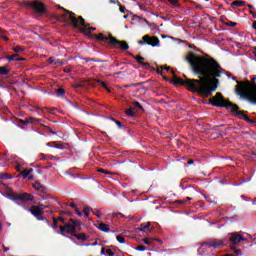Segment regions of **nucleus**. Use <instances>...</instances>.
Wrapping results in <instances>:
<instances>
[{
    "instance_id": "0eeeda50",
    "label": "nucleus",
    "mask_w": 256,
    "mask_h": 256,
    "mask_svg": "<svg viewBox=\"0 0 256 256\" xmlns=\"http://www.w3.org/2000/svg\"><path fill=\"white\" fill-rule=\"evenodd\" d=\"M140 45H151V47H160L161 46V41L157 36H149L145 35L142 37V40L138 41Z\"/></svg>"
},
{
    "instance_id": "393cba45",
    "label": "nucleus",
    "mask_w": 256,
    "mask_h": 256,
    "mask_svg": "<svg viewBox=\"0 0 256 256\" xmlns=\"http://www.w3.org/2000/svg\"><path fill=\"white\" fill-rule=\"evenodd\" d=\"M9 73V70L5 68L4 66L0 67V75H7Z\"/></svg>"
},
{
    "instance_id": "39448f33",
    "label": "nucleus",
    "mask_w": 256,
    "mask_h": 256,
    "mask_svg": "<svg viewBox=\"0 0 256 256\" xmlns=\"http://www.w3.org/2000/svg\"><path fill=\"white\" fill-rule=\"evenodd\" d=\"M210 104H212L213 107H226L228 111H231L232 113H237V110L239 107L227 100L223 97V95L219 92L216 93L215 96L210 98Z\"/></svg>"
},
{
    "instance_id": "4468645a",
    "label": "nucleus",
    "mask_w": 256,
    "mask_h": 256,
    "mask_svg": "<svg viewBox=\"0 0 256 256\" xmlns=\"http://www.w3.org/2000/svg\"><path fill=\"white\" fill-rule=\"evenodd\" d=\"M96 227L97 229H99L100 231H103L104 233H109V231H111V229L109 228V225L103 222H97Z\"/></svg>"
},
{
    "instance_id": "f704fd0d",
    "label": "nucleus",
    "mask_w": 256,
    "mask_h": 256,
    "mask_svg": "<svg viewBox=\"0 0 256 256\" xmlns=\"http://www.w3.org/2000/svg\"><path fill=\"white\" fill-rule=\"evenodd\" d=\"M33 187H34V189L39 191V189H41V184L40 183H35V184H33Z\"/></svg>"
},
{
    "instance_id": "7c9ffc66",
    "label": "nucleus",
    "mask_w": 256,
    "mask_h": 256,
    "mask_svg": "<svg viewBox=\"0 0 256 256\" xmlns=\"http://www.w3.org/2000/svg\"><path fill=\"white\" fill-rule=\"evenodd\" d=\"M98 173H104L105 175H111V172H109L103 168L98 169Z\"/></svg>"
},
{
    "instance_id": "9d476101",
    "label": "nucleus",
    "mask_w": 256,
    "mask_h": 256,
    "mask_svg": "<svg viewBox=\"0 0 256 256\" xmlns=\"http://www.w3.org/2000/svg\"><path fill=\"white\" fill-rule=\"evenodd\" d=\"M223 245V242L221 240H214L212 242H204L201 244V247H204L205 249H219Z\"/></svg>"
},
{
    "instance_id": "b1692460",
    "label": "nucleus",
    "mask_w": 256,
    "mask_h": 256,
    "mask_svg": "<svg viewBox=\"0 0 256 256\" xmlns=\"http://www.w3.org/2000/svg\"><path fill=\"white\" fill-rule=\"evenodd\" d=\"M163 71H169V67H163V66L159 67L157 69L158 75H163Z\"/></svg>"
},
{
    "instance_id": "052dcab7",
    "label": "nucleus",
    "mask_w": 256,
    "mask_h": 256,
    "mask_svg": "<svg viewBox=\"0 0 256 256\" xmlns=\"http://www.w3.org/2000/svg\"><path fill=\"white\" fill-rule=\"evenodd\" d=\"M254 57H256V52L254 53Z\"/></svg>"
},
{
    "instance_id": "c756f323",
    "label": "nucleus",
    "mask_w": 256,
    "mask_h": 256,
    "mask_svg": "<svg viewBox=\"0 0 256 256\" xmlns=\"http://www.w3.org/2000/svg\"><path fill=\"white\" fill-rule=\"evenodd\" d=\"M13 51H15V53H21L23 51V47L16 46V47L13 48Z\"/></svg>"
},
{
    "instance_id": "2f4dec72",
    "label": "nucleus",
    "mask_w": 256,
    "mask_h": 256,
    "mask_svg": "<svg viewBox=\"0 0 256 256\" xmlns=\"http://www.w3.org/2000/svg\"><path fill=\"white\" fill-rule=\"evenodd\" d=\"M21 125H30L29 118H26L25 120H20Z\"/></svg>"
},
{
    "instance_id": "de8ad7c7",
    "label": "nucleus",
    "mask_w": 256,
    "mask_h": 256,
    "mask_svg": "<svg viewBox=\"0 0 256 256\" xmlns=\"http://www.w3.org/2000/svg\"><path fill=\"white\" fill-rule=\"evenodd\" d=\"M2 39H4L5 41H9V38H7V36H2Z\"/></svg>"
},
{
    "instance_id": "f257e3e1",
    "label": "nucleus",
    "mask_w": 256,
    "mask_h": 256,
    "mask_svg": "<svg viewBox=\"0 0 256 256\" xmlns=\"http://www.w3.org/2000/svg\"><path fill=\"white\" fill-rule=\"evenodd\" d=\"M186 61L190 63L191 69L195 75H199V79H186L174 76V85H186L190 91L199 93L202 97H209L213 91H217V83L219 77L223 75L225 70L218 64L217 60L209 56H199L190 52Z\"/></svg>"
},
{
    "instance_id": "a878e982",
    "label": "nucleus",
    "mask_w": 256,
    "mask_h": 256,
    "mask_svg": "<svg viewBox=\"0 0 256 256\" xmlns=\"http://www.w3.org/2000/svg\"><path fill=\"white\" fill-rule=\"evenodd\" d=\"M57 96L58 97H63V95H65V90L63 88H59L57 91Z\"/></svg>"
},
{
    "instance_id": "4d7b16f0",
    "label": "nucleus",
    "mask_w": 256,
    "mask_h": 256,
    "mask_svg": "<svg viewBox=\"0 0 256 256\" xmlns=\"http://www.w3.org/2000/svg\"><path fill=\"white\" fill-rule=\"evenodd\" d=\"M251 15H253V10H250Z\"/></svg>"
},
{
    "instance_id": "20e7f679",
    "label": "nucleus",
    "mask_w": 256,
    "mask_h": 256,
    "mask_svg": "<svg viewBox=\"0 0 256 256\" xmlns=\"http://www.w3.org/2000/svg\"><path fill=\"white\" fill-rule=\"evenodd\" d=\"M94 37L96 38V41L109 43V45H112L114 49H122L123 51H127V49H129V44L125 41L117 40V38L113 37L111 34L99 33L95 34Z\"/></svg>"
},
{
    "instance_id": "aec40b11",
    "label": "nucleus",
    "mask_w": 256,
    "mask_h": 256,
    "mask_svg": "<svg viewBox=\"0 0 256 256\" xmlns=\"http://www.w3.org/2000/svg\"><path fill=\"white\" fill-rule=\"evenodd\" d=\"M48 63H50V65H63V62L59 61V60H55L53 58H49L48 59Z\"/></svg>"
},
{
    "instance_id": "13d9d810",
    "label": "nucleus",
    "mask_w": 256,
    "mask_h": 256,
    "mask_svg": "<svg viewBox=\"0 0 256 256\" xmlns=\"http://www.w3.org/2000/svg\"><path fill=\"white\" fill-rule=\"evenodd\" d=\"M56 149H61V147H59V146H56Z\"/></svg>"
},
{
    "instance_id": "6ab92c4d",
    "label": "nucleus",
    "mask_w": 256,
    "mask_h": 256,
    "mask_svg": "<svg viewBox=\"0 0 256 256\" xmlns=\"http://www.w3.org/2000/svg\"><path fill=\"white\" fill-rule=\"evenodd\" d=\"M236 116L239 117V119H244V121H249V116L242 112H236Z\"/></svg>"
},
{
    "instance_id": "f8f14e48",
    "label": "nucleus",
    "mask_w": 256,
    "mask_h": 256,
    "mask_svg": "<svg viewBox=\"0 0 256 256\" xmlns=\"http://www.w3.org/2000/svg\"><path fill=\"white\" fill-rule=\"evenodd\" d=\"M241 241H247L241 234L239 233H231L230 234V242L233 245H237L238 243H241Z\"/></svg>"
},
{
    "instance_id": "603ef678",
    "label": "nucleus",
    "mask_w": 256,
    "mask_h": 256,
    "mask_svg": "<svg viewBox=\"0 0 256 256\" xmlns=\"http://www.w3.org/2000/svg\"><path fill=\"white\" fill-rule=\"evenodd\" d=\"M7 251H9V248H4V252L7 253Z\"/></svg>"
},
{
    "instance_id": "e2e57ef3",
    "label": "nucleus",
    "mask_w": 256,
    "mask_h": 256,
    "mask_svg": "<svg viewBox=\"0 0 256 256\" xmlns=\"http://www.w3.org/2000/svg\"><path fill=\"white\" fill-rule=\"evenodd\" d=\"M92 245H96V243H93Z\"/></svg>"
},
{
    "instance_id": "bf43d9fd",
    "label": "nucleus",
    "mask_w": 256,
    "mask_h": 256,
    "mask_svg": "<svg viewBox=\"0 0 256 256\" xmlns=\"http://www.w3.org/2000/svg\"><path fill=\"white\" fill-rule=\"evenodd\" d=\"M181 203H185V200H182Z\"/></svg>"
},
{
    "instance_id": "3c124183",
    "label": "nucleus",
    "mask_w": 256,
    "mask_h": 256,
    "mask_svg": "<svg viewBox=\"0 0 256 256\" xmlns=\"http://www.w3.org/2000/svg\"><path fill=\"white\" fill-rule=\"evenodd\" d=\"M104 89H106V91H108V92L111 91V89H109V87H107V86H106V88H104Z\"/></svg>"
},
{
    "instance_id": "ddd939ff",
    "label": "nucleus",
    "mask_w": 256,
    "mask_h": 256,
    "mask_svg": "<svg viewBox=\"0 0 256 256\" xmlns=\"http://www.w3.org/2000/svg\"><path fill=\"white\" fill-rule=\"evenodd\" d=\"M32 173H33V168H28V169L23 170L18 176L21 177V175H22V177L24 179H27V177H28L29 181H33L34 177L29 176Z\"/></svg>"
},
{
    "instance_id": "680f3d73",
    "label": "nucleus",
    "mask_w": 256,
    "mask_h": 256,
    "mask_svg": "<svg viewBox=\"0 0 256 256\" xmlns=\"http://www.w3.org/2000/svg\"><path fill=\"white\" fill-rule=\"evenodd\" d=\"M228 77H231V75H230V74H228Z\"/></svg>"
},
{
    "instance_id": "c9c22d12",
    "label": "nucleus",
    "mask_w": 256,
    "mask_h": 256,
    "mask_svg": "<svg viewBox=\"0 0 256 256\" xmlns=\"http://www.w3.org/2000/svg\"><path fill=\"white\" fill-rule=\"evenodd\" d=\"M133 105H134V107H137L138 109H143V107L141 106V103H139V102H134Z\"/></svg>"
},
{
    "instance_id": "f03ea898",
    "label": "nucleus",
    "mask_w": 256,
    "mask_h": 256,
    "mask_svg": "<svg viewBox=\"0 0 256 256\" xmlns=\"http://www.w3.org/2000/svg\"><path fill=\"white\" fill-rule=\"evenodd\" d=\"M236 93L240 95L242 99H246L252 105H256V84L249 81L238 82L236 86Z\"/></svg>"
},
{
    "instance_id": "4c0bfd02",
    "label": "nucleus",
    "mask_w": 256,
    "mask_h": 256,
    "mask_svg": "<svg viewBox=\"0 0 256 256\" xmlns=\"http://www.w3.org/2000/svg\"><path fill=\"white\" fill-rule=\"evenodd\" d=\"M76 215H78V217H83V213L81 211H79V209H75Z\"/></svg>"
},
{
    "instance_id": "dca6fc26",
    "label": "nucleus",
    "mask_w": 256,
    "mask_h": 256,
    "mask_svg": "<svg viewBox=\"0 0 256 256\" xmlns=\"http://www.w3.org/2000/svg\"><path fill=\"white\" fill-rule=\"evenodd\" d=\"M100 254L101 255H106V256H115V252H113V250H111V249H106L105 250V248L101 249Z\"/></svg>"
},
{
    "instance_id": "4be33fe9",
    "label": "nucleus",
    "mask_w": 256,
    "mask_h": 256,
    "mask_svg": "<svg viewBox=\"0 0 256 256\" xmlns=\"http://www.w3.org/2000/svg\"><path fill=\"white\" fill-rule=\"evenodd\" d=\"M29 122L32 125H37V123H41V119H37V118H33V117H29Z\"/></svg>"
},
{
    "instance_id": "cd10ccee",
    "label": "nucleus",
    "mask_w": 256,
    "mask_h": 256,
    "mask_svg": "<svg viewBox=\"0 0 256 256\" xmlns=\"http://www.w3.org/2000/svg\"><path fill=\"white\" fill-rule=\"evenodd\" d=\"M83 213L85 217H89V213H91V208L89 207L84 208Z\"/></svg>"
},
{
    "instance_id": "5fc2aeb1",
    "label": "nucleus",
    "mask_w": 256,
    "mask_h": 256,
    "mask_svg": "<svg viewBox=\"0 0 256 256\" xmlns=\"http://www.w3.org/2000/svg\"><path fill=\"white\" fill-rule=\"evenodd\" d=\"M19 169H20V166L16 167V170H18V171H19Z\"/></svg>"
},
{
    "instance_id": "9b49d317",
    "label": "nucleus",
    "mask_w": 256,
    "mask_h": 256,
    "mask_svg": "<svg viewBox=\"0 0 256 256\" xmlns=\"http://www.w3.org/2000/svg\"><path fill=\"white\" fill-rule=\"evenodd\" d=\"M13 201H33V195L29 193H21L13 196Z\"/></svg>"
},
{
    "instance_id": "a211bd4d",
    "label": "nucleus",
    "mask_w": 256,
    "mask_h": 256,
    "mask_svg": "<svg viewBox=\"0 0 256 256\" xmlns=\"http://www.w3.org/2000/svg\"><path fill=\"white\" fill-rule=\"evenodd\" d=\"M74 237L80 241H87V235L81 233V234H74Z\"/></svg>"
},
{
    "instance_id": "6e6552de",
    "label": "nucleus",
    "mask_w": 256,
    "mask_h": 256,
    "mask_svg": "<svg viewBox=\"0 0 256 256\" xmlns=\"http://www.w3.org/2000/svg\"><path fill=\"white\" fill-rule=\"evenodd\" d=\"M23 208L31 213L34 217H36V219H40L41 215H43L45 211V207L43 206H32L30 208H26L25 206H23Z\"/></svg>"
},
{
    "instance_id": "49530a36",
    "label": "nucleus",
    "mask_w": 256,
    "mask_h": 256,
    "mask_svg": "<svg viewBox=\"0 0 256 256\" xmlns=\"http://www.w3.org/2000/svg\"><path fill=\"white\" fill-rule=\"evenodd\" d=\"M247 8H248V9H253V5L248 4V5H247Z\"/></svg>"
},
{
    "instance_id": "c03bdc74",
    "label": "nucleus",
    "mask_w": 256,
    "mask_h": 256,
    "mask_svg": "<svg viewBox=\"0 0 256 256\" xmlns=\"http://www.w3.org/2000/svg\"><path fill=\"white\" fill-rule=\"evenodd\" d=\"M230 27H235V25H237V23H235V22H230Z\"/></svg>"
},
{
    "instance_id": "0e129e2a",
    "label": "nucleus",
    "mask_w": 256,
    "mask_h": 256,
    "mask_svg": "<svg viewBox=\"0 0 256 256\" xmlns=\"http://www.w3.org/2000/svg\"><path fill=\"white\" fill-rule=\"evenodd\" d=\"M205 1H209V0H205Z\"/></svg>"
},
{
    "instance_id": "423d86ee",
    "label": "nucleus",
    "mask_w": 256,
    "mask_h": 256,
    "mask_svg": "<svg viewBox=\"0 0 256 256\" xmlns=\"http://www.w3.org/2000/svg\"><path fill=\"white\" fill-rule=\"evenodd\" d=\"M70 222L71 224L60 226L61 235H65V233H68L69 235H75V233H77V227L81 226V222L74 219H70Z\"/></svg>"
},
{
    "instance_id": "412c9836",
    "label": "nucleus",
    "mask_w": 256,
    "mask_h": 256,
    "mask_svg": "<svg viewBox=\"0 0 256 256\" xmlns=\"http://www.w3.org/2000/svg\"><path fill=\"white\" fill-rule=\"evenodd\" d=\"M135 113H137V111H135V108H129L126 110V115H128L129 117L135 116Z\"/></svg>"
},
{
    "instance_id": "473e14b6",
    "label": "nucleus",
    "mask_w": 256,
    "mask_h": 256,
    "mask_svg": "<svg viewBox=\"0 0 256 256\" xmlns=\"http://www.w3.org/2000/svg\"><path fill=\"white\" fill-rule=\"evenodd\" d=\"M116 239L119 243H125V238L123 236H117Z\"/></svg>"
},
{
    "instance_id": "1a4fd4ad",
    "label": "nucleus",
    "mask_w": 256,
    "mask_h": 256,
    "mask_svg": "<svg viewBox=\"0 0 256 256\" xmlns=\"http://www.w3.org/2000/svg\"><path fill=\"white\" fill-rule=\"evenodd\" d=\"M26 5L28 7H31L32 9H35V11H37V13H45V5L43 3L40 2H26Z\"/></svg>"
},
{
    "instance_id": "5701e85b",
    "label": "nucleus",
    "mask_w": 256,
    "mask_h": 256,
    "mask_svg": "<svg viewBox=\"0 0 256 256\" xmlns=\"http://www.w3.org/2000/svg\"><path fill=\"white\" fill-rule=\"evenodd\" d=\"M148 227H151V222H147L146 224H141L140 231H147Z\"/></svg>"
},
{
    "instance_id": "bb28decb",
    "label": "nucleus",
    "mask_w": 256,
    "mask_h": 256,
    "mask_svg": "<svg viewBox=\"0 0 256 256\" xmlns=\"http://www.w3.org/2000/svg\"><path fill=\"white\" fill-rule=\"evenodd\" d=\"M172 7H179V0H168Z\"/></svg>"
},
{
    "instance_id": "ea45409f",
    "label": "nucleus",
    "mask_w": 256,
    "mask_h": 256,
    "mask_svg": "<svg viewBox=\"0 0 256 256\" xmlns=\"http://www.w3.org/2000/svg\"><path fill=\"white\" fill-rule=\"evenodd\" d=\"M143 243H145V245H151V241H149V239H143Z\"/></svg>"
},
{
    "instance_id": "58836bf2",
    "label": "nucleus",
    "mask_w": 256,
    "mask_h": 256,
    "mask_svg": "<svg viewBox=\"0 0 256 256\" xmlns=\"http://www.w3.org/2000/svg\"><path fill=\"white\" fill-rule=\"evenodd\" d=\"M94 215L98 218H101V212L99 210H97L96 212H94Z\"/></svg>"
},
{
    "instance_id": "e433bc0d",
    "label": "nucleus",
    "mask_w": 256,
    "mask_h": 256,
    "mask_svg": "<svg viewBox=\"0 0 256 256\" xmlns=\"http://www.w3.org/2000/svg\"><path fill=\"white\" fill-rule=\"evenodd\" d=\"M98 83H99V85H101V87H104V89L107 88V84L105 82L98 80Z\"/></svg>"
},
{
    "instance_id": "f3484780",
    "label": "nucleus",
    "mask_w": 256,
    "mask_h": 256,
    "mask_svg": "<svg viewBox=\"0 0 256 256\" xmlns=\"http://www.w3.org/2000/svg\"><path fill=\"white\" fill-rule=\"evenodd\" d=\"M245 1H234L231 3V6L235 9V7H245Z\"/></svg>"
},
{
    "instance_id": "7ed1b4c3",
    "label": "nucleus",
    "mask_w": 256,
    "mask_h": 256,
    "mask_svg": "<svg viewBox=\"0 0 256 256\" xmlns=\"http://www.w3.org/2000/svg\"><path fill=\"white\" fill-rule=\"evenodd\" d=\"M62 21H70L73 27H79V25H81L82 28L80 29V31L82 33H85V35H90L91 31H96L97 29L95 27H87V25H85V20L83 19V17L80 16L77 19L75 17V13H72L70 11L62 14Z\"/></svg>"
},
{
    "instance_id": "79ce46f5",
    "label": "nucleus",
    "mask_w": 256,
    "mask_h": 256,
    "mask_svg": "<svg viewBox=\"0 0 256 256\" xmlns=\"http://www.w3.org/2000/svg\"><path fill=\"white\" fill-rule=\"evenodd\" d=\"M53 223H54L53 229H57V220L55 218H53Z\"/></svg>"
},
{
    "instance_id": "8fccbe9b",
    "label": "nucleus",
    "mask_w": 256,
    "mask_h": 256,
    "mask_svg": "<svg viewBox=\"0 0 256 256\" xmlns=\"http://www.w3.org/2000/svg\"><path fill=\"white\" fill-rule=\"evenodd\" d=\"M188 165H193V160L188 161Z\"/></svg>"
},
{
    "instance_id": "a18cd8bd",
    "label": "nucleus",
    "mask_w": 256,
    "mask_h": 256,
    "mask_svg": "<svg viewBox=\"0 0 256 256\" xmlns=\"http://www.w3.org/2000/svg\"><path fill=\"white\" fill-rule=\"evenodd\" d=\"M70 207H72V209H75L76 207L75 203H70Z\"/></svg>"
},
{
    "instance_id": "864d4df0",
    "label": "nucleus",
    "mask_w": 256,
    "mask_h": 256,
    "mask_svg": "<svg viewBox=\"0 0 256 256\" xmlns=\"http://www.w3.org/2000/svg\"><path fill=\"white\" fill-rule=\"evenodd\" d=\"M186 199H187V201H191L192 198L191 197H187Z\"/></svg>"
},
{
    "instance_id": "c85d7f7f",
    "label": "nucleus",
    "mask_w": 256,
    "mask_h": 256,
    "mask_svg": "<svg viewBox=\"0 0 256 256\" xmlns=\"http://www.w3.org/2000/svg\"><path fill=\"white\" fill-rule=\"evenodd\" d=\"M6 59L8 61H15L17 60V54L11 55V56H7Z\"/></svg>"
},
{
    "instance_id": "2eb2a0df",
    "label": "nucleus",
    "mask_w": 256,
    "mask_h": 256,
    "mask_svg": "<svg viewBox=\"0 0 256 256\" xmlns=\"http://www.w3.org/2000/svg\"><path fill=\"white\" fill-rule=\"evenodd\" d=\"M133 57L137 61V63H139L140 65H143L144 67H149V63L143 62V61H145V58H143L141 56H133Z\"/></svg>"
},
{
    "instance_id": "37998d69",
    "label": "nucleus",
    "mask_w": 256,
    "mask_h": 256,
    "mask_svg": "<svg viewBox=\"0 0 256 256\" xmlns=\"http://www.w3.org/2000/svg\"><path fill=\"white\" fill-rule=\"evenodd\" d=\"M125 11H126V8L124 6H120V12L125 13Z\"/></svg>"
},
{
    "instance_id": "72a5a7b5",
    "label": "nucleus",
    "mask_w": 256,
    "mask_h": 256,
    "mask_svg": "<svg viewBox=\"0 0 256 256\" xmlns=\"http://www.w3.org/2000/svg\"><path fill=\"white\" fill-rule=\"evenodd\" d=\"M136 251H147V248H145V246H137L135 248Z\"/></svg>"
},
{
    "instance_id": "a19ab883",
    "label": "nucleus",
    "mask_w": 256,
    "mask_h": 256,
    "mask_svg": "<svg viewBox=\"0 0 256 256\" xmlns=\"http://www.w3.org/2000/svg\"><path fill=\"white\" fill-rule=\"evenodd\" d=\"M116 125H118L119 129L123 128V124H121L119 121H115Z\"/></svg>"
},
{
    "instance_id": "6e6d98bb",
    "label": "nucleus",
    "mask_w": 256,
    "mask_h": 256,
    "mask_svg": "<svg viewBox=\"0 0 256 256\" xmlns=\"http://www.w3.org/2000/svg\"><path fill=\"white\" fill-rule=\"evenodd\" d=\"M118 215H120V217H123V214H122V213H119Z\"/></svg>"
},
{
    "instance_id": "09e8293b",
    "label": "nucleus",
    "mask_w": 256,
    "mask_h": 256,
    "mask_svg": "<svg viewBox=\"0 0 256 256\" xmlns=\"http://www.w3.org/2000/svg\"><path fill=\"white\" fill-rule=\"evenodd\" d=\"M253 29H256V21L253 22V25H252Z\"/></svg>"
}]
</instances>
